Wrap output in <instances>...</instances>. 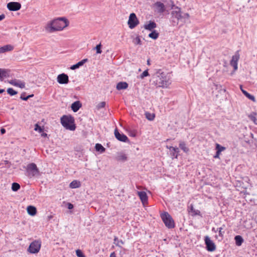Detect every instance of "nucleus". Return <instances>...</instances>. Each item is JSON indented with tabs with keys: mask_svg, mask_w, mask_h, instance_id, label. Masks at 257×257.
Segmentation results:
<instances>
[{
	"mask_svg": "<svg viewBox=\"0 0 257 257\" xmlns=\"http://www.w3.org/2000/svg\"><path fill=\"white\" fill-rule=\"evenodd\" d=\"M41 242L38 240L33 241L30 245L28 251L31 253H36L39 251L41 248Z\"/></svg>",
	"mask_w": 257,
	"mask_h": 257,
	"instance_id": "nucleus-8",
	"label": "nucleus"
},
{
	"mask_svg": "<svg viewBox=\"0 0 257 257\" xmlns=\"http://www.w3.org/2000/svg\"><path fill=\"white\" fill-rule=\"evenodd\" d=\"M139 23V21L137 18L136 14L135 13L131 14L127 22L129 28L132 29L136 27Z\"/></svg>",
	"mask_w": 257,
	"mask_h": 257,
	"instance_id": "nucleus-10",
	"label": "nucleus"
},
{
	"mask_svg": "<svg viewBox=\"0 0 257 257\" xmlns=\"http://www.w3.org/2000/svg\"><path fill=\"white\" fill-rule=\"evenodd\" d=\"M27 171L30 178L40 175V171L35 163H30L27 166Z\"/></svg>",
	"mask_w": 257,
	"mask_h": 257,
	"instance_id": "nucleus-7",
	"label": "nucleus"
},
{
	"mask_svg": "<svg viewBox=\"0 0 257 257\" xmlns=\"http://www.w3.org/2000/svg\"><path fill=\"white\" fill-rule=\"evenodd\" d=\"M154 11L159 14H162L166 11L165 5L161 2H157L154 4Z\"/></svg>",
	"mask_w": 257,
	"mask_h": 257,
	"instance_id": "nucleus-11",
	"label": "nucleus"
},
{
	"mask_svg": "<svg viewBox=\"0 0 257 257\" xmlns=\"http://www.w3.org/2000/svg\"><path fill=\"white\" fill-rule=\"evenodd\" d=\"M25 93H23V94H21V96L20 97V98L22 99V100H27L30 97H32L34 96V94H30V95H28L26 97V98H23V95H24Z\"/></svg>",
	"mask_w": 257,
	"mask_h": 257,
	"instance_id": "nucleus-44",
	"label": "nucleus"
},
{
	"mask_svg": "<svg viewBox=\"0 0 257 257\" xmlns=\"http://www.w3.org/2000/svg\"><path fill=\"white\" fill-rule=\"evenodd\" d=\"M149 75L148 70L144 71L141 75V78H144Z\"/></svg>",
	"mask_w": 257,
	"mask_h": 257,
	"instance_id": "nucleus-45",
	"label": "nucleus"
},
{
	"mask_svg": "<svg viewBox=\"0 0 257 257\" xmlns=\"http://www.w3.org/2000/svg\"><path fill=\"white\" fill-rule=\"evenodd\" d=\"M80 186V182L77 180H73L69 184V187L71 188H77Z\"/></svg>",
	"mask_w": 257,
	"mask_h": 257,
	"instance_id": "nucleus-27",
	"label": "nucleus"
},
{
	"mask_svg": "<svg viewBox=\"0 0 257 257\" xmlns=\"http://www.w3.org/2000/svg\"><path fill=\"white\" fill-rule=\"evenodd\" d=\"M242 92L247 98L253 101V102L255 101V98L254 96L250 94L249 93H248L246 91L244 90H242Z\"/></svg>",
	"mask_w": 257,
	"mask_h": 257,
	"instance_id": "nucleus-30",
	"label": "nucleus"
},
{
	"mask_svg": "<svg viewBox=\"0 0 257 257\" xmlns=\"http://www.w3.org/2000/svg\"><path fill=\"white\" fill-rule=\"evenodd\" d=\"M69 25V21L65 17L58 18L47 23L45 27V31L49 33L61 31Z\"/></svg>",
	"mask_w": 257,
	"mask_h": 257,
	"instance_id": "nucleus-1",
	"label": "nucleus"
},
{
	"mask_svg": "<svg viewBox=\"0 0 257 257\" xmlns=\"http://www.w3.org/2000/svg\"><path fill=\"white\" fill-rule=\"evenodd\" d=\"M9 83L15 86L20 87L21 88H24L25 87V82L18 79L11 80L9 82Z\"/></svg>",
	"mask_w": 257,
	"mask_h": 257,
	"instance_id": "nucleus-16",
	"label": "nucleus"
},
{
	"mask_svg": "<svg viewBox=\"0 0 257 257\" xmlns=\"http://www.w3.org/2000/svg\"><path fill=\"white\" fill-rule=\"evenodd\" d=\"M10 71L7 69L0 68V80L3 81L5 78L9 76Z\"/></svg>",
	"mask_w": 257,
	"mask_h": 257,
	"instance_id": "nucleus-20",
	"label": "nucleus"
},
{
	"mask_svg": "<svg viewBox=\"0 0 257 257\" xmlns=\"http://www.w3.org/2000/svg\"><path fill=\"white\" fill-rule=\"evenodd\" d=\"M128 87V84L125 82H118L116 85V89L118 90L126 89Z\"/></svg>",
	"mask_w": 257,
	"mask_h": 257,
	"instance_id": "nucleus-25",
	"label": "nucleus"
},
{
	"mask_svg": "<svg viewBox=\"0 0 257 257\" xmlns=\"http://www.w3.org/2000/svg\"><path fill=\"white\" fill-rule=\"evenodd\" d=\"M114 136L119 141L122 142H128L129 140L128 138L125 135L123 134H120L117 128L114 130Z\"/></svg>",
	"mask_w": 257,
	"mask_h": 257,
	"instance_id": "nucleus-14",
	"label": "nucleus"
},
{
	"mask_svg": "<svg viewBox=\"0 0 257 257\" xmlns=\"http://www.w3.org/2000/svg\"><path fill=\"white\" fill-rule=\"evenodd\" d=\"M20 188V185L17 183H13L12 185V190L13 191H17Z\"/></svg>",
	"mask_w": 257,
	"mask_h": 257,
	"instance_id": "nucleus-37",
	"label": "nucleus"
},
{
	"mask_svg": "<svg viewBox=\"0 0 257 257\" xmlns=\"http://www.w3.org/2000/svg\"><path fill=\"white\" fill-rule=\"evenodd\" d=\"M73 208V205L70 203H68V208L69 209H71Z\"/></svg>",
	"mask_w": 257,
	"mask_h": 257,
	"instance_id": "nucleus-46",
	"label": "nucleus"
},
{
	"mask_svg": "<svg viewBox=\"0 0 257 257\" xmlns=\"http://www.w3.org/2000/svg\"><path fill=\"white\" fill-rule=\"evenodd\" d=\"M101 45L100 43L96 46V47H95L94 49L96 50L97 54H101V53L102 51L101 50Z\"/></svg>",
	"mask_w": 257,
	"mask_h": 257,
	"instance_id": "nucleus-40",
	"label": "nucleus"
},
{
	"mask_svg": "<svg viewBox=\"0 0 257 257\" xmlns=\"http://www.w3.org/2000/svg\"><path fill=\"white\" fill-rule=\"evenodd\" d=\"M47 134H46V133H43V134H42V137H46V136H47Z\"/></svg>",
	"mask_w": 257,
	"mask_h": 257,
	"instance_id": "nucleus-52",
	"label": "nucleus"
},
{
	"mask_svg": "<svg viewBox=\"0 0 257 257\" xmlns=\"http://www.w3.org/2000/svg\"><path fill=\"white\" fill-rule=\"evenodd\" d=\"M161 218L168 228H173L175 227V223L171 216L168 212H164L161 215Z\"/></svg>",
	"mask_w": 257,
	"mask_h": 257,
	"instance_id": "nucleus-5",
	"label": "nucleus"
},
{
	"mask_svg": "<svg viewBox=\"0 0 257 257\" xmlns=\"http://www.w3.org/2000/svg\"><path fill=\"white\" fill-rule=\"evenodd\" d=\"M115 159L117 161L125 162L127 160V157L125 154L123 152H118L115 157Z\"/></svg>",
	"mask_w": 257,
	"mask_h": 257,
	"instance_id": "nucleus-17",
	"label": "nucleus"
},
{
	"mask_svg": "<svg viewBox=\"0 0 257 257\" xmlns=\"http://www.w3.org/2000/svg\"><path fill=\"white\" fill-rule=\"evenodd\" d=\"M76 254L78 257H85V255L80 249H77L76 250Z\"/></svg>",
	"mask_w": 257,
	"mask_h": 257,
	"instance_id": "nucleus-41",
	"label": "nucleus"
},
{
	"mask_svg": "<svg viewBox=\"0 0 257 257\" xmlns=\"http://www.w3.org/2000/svg\"><path fill=\"white\" fill-rule=\"evenodd\" d=\"M256 113L254 112H251L248 116L249 119L252 120L254 124H257V118H256Z\"/></svg>",
	"mask_w": 257,
	"mask_h": 257,
	"instance_id": "nucleus-31",
	"label": "nucleus"
},
{
	"mask_svg": "<svg viewBox=\"0 0 257 257\" xmlns=\"http://www.w3.org/2000/svg\"><path fill=\"white\" fill-rule=\"evenodd\" d=\"M109 257H116V255L114 252H113L110 253Z\"/></svg>",
	"mask_w": 257,
	"mask_h": 257,
	"instance_id": "nucleus-50",
	"label": "nucleus"
},
{
	"mask_svg": "<svg viewBox=\"0 0 257 257\" xmlns=\"http://www.w3.org/2000/svg\"><path fill=\"white\" fill-rule=\"evenodd\" d=\"M5 91V89H0V93H2Z\"/></svg>",
	"mask_w": 257,
	"mask_h": 257,
	"instance_id": "nucleus-51",
	"label": "nucleus"
},
{
	"mask_svg": "<svg viewBox=\"0 0 257 257\" xmlns=\"http://www.w3.org/2000/svg\"><path fill=\"white\" fill-rule=\"evenodd\" d=\"M48 217L49 219H51L52 218V216L50 215V216H48Z\"/></svg>",
	"mask_w": 257,
	"mask_h": 257,
	"instance_id": "nucleus-54",
	"label": "nucleus"
},
{
	"mask_svg": "<svg viewBox=\"0 0 257 257\" xmlns=\"http://www.w3.org/2000/svg\"><path fill=\"white\" fill-rule=\"evenodd\" d=\"M95 148L96 151L100 152L101 153L105 151V149L100 144H96Z\"/></svg>",
	"mask_w": 257,
	"mask_h": 257,
	"instance_id": "nucleus-33",
	"label": "nucleus"
},
{
	"mask_svg": "<svg viewBox=\"0 0 257 257\" xmlns=\"http://www.w3.org/2000/svg\"><path fill=\"white\" fill-rule=\"evenodd\" d=\"M88 61L87 59H84L82 60L81 61L78 62L76 64L72 65L70 69L72 70H75L77 68H78L80 66H82L85 62Z\"/></svg>",
	"mask_w": 257,
	"mask_h": 257,
	"instance_id": "nucleus-24",
	"label": "nucleus"
},
{
	"mask_svg": "<svg viewBox=\"0 0 257 257\" xmlns=\"http://www.w3.org/2000/svg\"><path fill=\"white\" fill-rule=\"evenodd\" d=\"M204 240L208 251H213L215 250L216 248L215 245L208 236L205 237Z\"/></svg>",
	"mask_w": 257,
	"mask_h": 257,
	"instance_id": "nucleus-13",
	"label": "nucleus"
},
{
	"mask_svg": "<svg viewBox=\"0 0 257 257\" xmlns=\"http://www.w3.org/2000/svg\"><path fill=\"white\" fill-rule=\"evenodd\" d=\"M23 98H26V97H25V96H23Z\"/></svg>",
	"mask_w": 257,
	"mask_h": 257,
	"instance_id": "nucleus-56",
	"label": "nucleus"
},
{
	"mask_svg": "<svg viewBox=\"0 0 257 257\" xmlns=\"http://www.w3.org/2000/svg\"><path fill=\"white\" fill-rule=\"evenodd\" d=\"M167 148L169 149L171 152H173L172 153V156L175 157V158L177 157V154H175L176 153H179V149L178 148H175L173 147H168L167 146Z\"/></svg>",
	"mask_w": 257,
	"mask_h": 257,
	"instance_id": "nucleus-28",
	"label": "nucleus"
},
{
	"mask_svg": "<svg viewBox=\"0 0 257 257\" xmlns=\"http://www.w3.org/2000/svg\"><path fill=\"white\" fill-rule=\"evenodd\" d=\"M74 121L73 117L70 115H63L61 118L62 125L65 128L70 131H74L76 128Z\"/></svg>",
	"mask_w": 257,
	"mask_h": 257,
	"instance_id": "nucleus-4",
	"label": "nucleus"
},
{
	"mask_svg": "<svg viewBox=\"0 0 257 257\" xmlns=\"http://www.w3.org/2000/svg\"><path fill=\"white\" fill-rule=\"evenodd\" d=\"M105 105V102L104 101H102V102H99L96 106V108L98 109H101L102 108H103L104 107Z\"/></svg>",
	"mask_w": 257,
	"mask_h": 257,
	"instance_id": "nucleus-42",
	"label": "nucleus"
},
{
	"mask_svg": "<svg viewBox=\"0 0 257 257\" xmlns=\"http://www.w3.org/2000/svg\"><path fill=\"white\" fill-rule=\"evenodd\" d=\"M114 243L116 246H119V247H121L120 244H123L124 243V242L121 240H118V238L115 236L114 238Z\"/></svg>",
	"mask_w": 257,
	"mask_h": 257,
	"instance_id": "nucleus-36",
	"label": "nucleus"
},
{
	"mask_svg": "<svg viewBox=\"0 0 257 257\" xmlns=\"http://www.w3.org/2000/svg\"><path fill=\"white\" fill-rule=\"evenodd\" d=\"M216 149L217 150L216 155L214 156L215 158H219V155L221 151L225 149V148L223 147L220 146L219 144H216Z\"/></svg>",
	"mask_w": 257,
	"mask_h": 257,
	"instance_id": "nucleus-26",
	"label": "nucleus"
},
{
	"mask_svg": "<svg viewBox=\"0 0 257 257\" xmlns=\"http://www.w3.org/2000/svg\"><path fill=\"white\" fill-rule=\"evenodd\" d=\"M175 7H178V6H176L175 5V4H174V2H172V4H171V9L173 10V9H175Z\"/></svg>",
	"mask_w": 257,
	"mask_h": 257,
	"instance_id": "nucleus-47",
	"label": "nucleus"
},
{
	"mask_svg": "<svg viewBox=\"0 0 257 257\" xmlns=\"http://www.w3.org/2000/svg\"><path fill=\"white\" fill-rule=\"evenodd\" d=\"M34 130L36 131H39V133H41L43 131V129L38 124H35Z\"/></svg>",
	"mask_w": 257,
	"mask_h": 257,
	"instance_id": "nucleus-43",
	"label": "nucleus"
},
{
	"mask_svg": "<svg viewBox=\"0 0 257 257\" xmlns=\"http://www.w3.org/2000/svg\"><path fill=\"white\" fill-rule=\"evenodd\" d=\"M180 148L185 153H188L189 151L188 148L186 146V144L184 142H180L179 144Z\"/></svg>",
	"mask_w": 257,
	"mask_h": 257,
	"instance_id": "nucleus-34",
	"label": "nucleus"
},
{
	"mask_svg": "<svg viewBox=\"0 0 257 257\" xmlns=\"http://www.w3.org/2000/svg\"><path fill=\"white\" fill-rule=\"evenodd\" d=\"M159 33L154 30L149 34V37L154 40H156L159 37Z\"/></svg>",
	"mask_w": 257,
	"mask_h": 257,
	"instance_id": "nucleus-32",
	"label": "nucleus"
},
{
	"mask_svg": "<svg viewBox=\"0 0 257 257\" xmlns=\"http://www.w3.org/2000/svg\"><path fill=\"white\" fill-rule=\"evenodd\" d=\"M240 58V55L239 51H237L235 52V54L232 56V59L230 61L229 65L230 66L233 67V70L228 74L230 76H232L234 72L237 70L238 68V61Z\"/></svg>",
	"mask_w": 257,
	"mask_h": 257,
	"instance_id": "nucleus-6",
	"label": "nucleus"
},
{
	"mask_svg": "<svg viewBox=\"0 0 257 257\" xmlns=\"http://www.w3.org/2000/svg\"><path fill=\"white\" fill-rule=\"evenodd\" d=\"M234 239L236 245L237 246H240L243 241V239L240 235L235 236Z\"/></svg>",
	"mask_w": 257,
	"mask_h": 257,
	"instance_id": "nucleus-29",
	"label": "nucleus"
},
{
	"mask_svg": "<svg viewBox=\"0 0 257 257\" xmlns=\"http://www.w3.org/2000/svg\"><path fill=\"white\" fill-rule=\"evenodd\" d=\"M57 79L58 82L61 84H67L69 82L68 75L64 73L58 75Z\"/></svg>",
	"mask_w": 257,
	"mask_h": 257,
	"instance_id": "nucleus-15",
	"label": "nucleus"
},
{
	"mask_svg": "<svg viewBox=\"0 0 257 257\" xmlns=\"http://www.w3.org/2000/svg\"><path fill=\"white\" fill-rule=\"evenodd\" d=\"M81 103L79 101H76L73 102L71 105V109L74 112H77L81 107Z\"/></svg>",
	"mask_w": 257,
	"mask_h": 257,
	"instance_id": "nucleus-22",
	"label": "nucleus"
},
{
	"mask_svg": "<svg viewBox=\"0 0 257 257\" xmlns=\"http://www.w3.org/2000/svg\"><path fill=\"white\" fill-rule=\"evenodd\" d=\"M14 49V47L11 45H6L0 47V54L4 53L6 52L11 51Z\"/></svg>",
	"mask_w": 257,
	"mask_h": 257,
	"instance_id": "nucleus-21",
	"label": "nucleus"
},
{
	"mask_svg": "<svg viewBox=\"0 0 257 257\" xmlns=\"http://www.w3.org/2000/svg\"><path fill=\"white\" fill-rule=\"evenodd\" d=\"M27 211L28 213L31 216H34L37 213V209L33 206H28L27 208Z\"/></svg>",
	"mask_w": 257,
	"mask_h": 257,
	"instance_id": "nucleus-23",
	"label": "nucleus"
},
{
	"mask_svg": "<svg viewBox=\"0 0 257 257\" xmlns=\"http://www.w3.org/2000/svg\"><path fill=\"white\" fill-rule=\"evenodd\" d=\"M1 133L2 134H4L6 133V130L4 128L1 129Z\"/></svg>",
	"mask_w": 257,
	"mask_h": 257,
	"instance_id": "nucleus-49",
	"label": "nucleus"
},
{
	"mask_svg": "<svg viewBox=\"0 0 257 257\" xmlns=\"http://www.w3.org/2000/svg\"><path fill=\"white\" fill-rule=\"evenodd\" d=\"M147 64H148V65H150V60H149V59H148V60H147Z\"/></svg>",
	"mask_w": 257,
	"mask_h": 257,
	"instance_id": "nucleus-53",
	"label": "nucleus"
},
{
	"mask_svg": "<svg viewBox=\"0 0 257 257\" xmlns=\"http://www.w3.org/2000/svg\"><path fill=\"white\" fill-rule=\"evenodd\" d=\"M7 7L10 11H17L21 9V4L18 2H10L7 4Z\"/></svg>",
	"mask_w": 257,
	"mask_h": 257,
	"instance_id": "nucleus-12",
	"label": "nucleus"
},
{
	"mask_svg": "<svg viewBox=\"0 0 257 257\" xmlns=\"http://www.w3.org/2000/svg\"><path fill=\"white\" fill-rule=\"evenodd\" d=\"M7 92L11 96L15 95L18 93L17 91H15L12 88H9L7 89Z\"/></svg>",
	"mask_w": 257,
	"mask_h": 257,
	"instance_id": "nucleus-39",
	"label": "nucleus"
},
{
	"mask_svg": "<svg viewBox=\"0 0 257 257\" xmlns=\"http://www.w3.org/2000/svg\"><path fill=\"white\" fill-rule=\"evenodd\" d=\"M5 18V15L4 14H2L0 15V21L3 20Z\"/></svg>",
	"mask_w": 257,
	"mask_h": 257,
	"instance_id": "nucleus-48",
	"label": "nucleus"
},
{
	"mask_svg": "<svg viewBox=\"0 0 257 257\" xmlns=\"http://www.w3.org/2000/svg\"><path fill=\"white\" fill-rule=\"evenodd\" d=\"M157 27L156 23L154 21H150L148 24H145L144 28L145 29L152 31L154 29Z\"/></svg>",
	"mask_w": 257,
	"mask_h": 257,
	"instance_id": "nucleus-19",
	"label": "nucleus"
},
{
	"mask_svg": "<svg viewBox=\"0 0 257 257\" xmlns=\"http://www.w3.org/2000/svg\"><path fill=\"white\" fill-rule=\"evenodd\" d=\"M133 42L135 45H142V41L139 36H137L135 38H134L133 40Z\"/></svg>",
	"mask_w": 257,
	"mask_h": 257,
	"instance_id": "nucleus-38",
	"label": "nucleus"
},
{
	"mask_svg": "<svg viewBox=\"0 0 257 257\" xmlns=\"http://www.w3.org/2000/svg\"><path fill=\"white\" fill-rule=\"evenodd\" d=\"M240 89H241V91H242V90H243V89H242V86H241V85H240Z\"/></svg>",
	"mask_w": 257,
	"mask_h": 257,
	"instance_id": "nucleus-55",
	"label": "nucleus"
},
{
	"mask_svg": "<svg viewBox=\"0 0 257 257\" xmlns=\"http://www.w3.org/2000/svg\"><path fill=\"white\" fill-rule=\"evenodd\" d=\"M159 80H157L158 85L163 88H167L171 83L170 74L161 72L158 76Z\"/></svg>",
	"mask_w": 257,
	"mask_h": 257,
	"instance_id": "nucleus-3",
	"label": "nucleus"
},
{
	"mask_svg": "<svg viewBox=\"0 0 257 257\" xmlns=\"http://www.w3.org/2000/svg\"><path fill=\"white\" fill-rule=\"evenodd\" d=\"M248 178L244 177L239 180H235L234 184L235 186L237 188L238 190L241 188L246 189L248 187Z\"/></svg>",
	"mask_w": 257,
	"mask_h": 257,
	"instance_id": "nucleus-9",
	"label": "nucleus"
},
{
	"mask_svg": "<svg viewBox=\"0 0 257 257\" xmlns=\"http://www.w3.org/2000/svg\"><path fill=\"white\" fill-rule=\"evenodd\" d=\"M190 16L189 13L183 14L181 9L180 7H175L171 12V23L173 26H177L180 22L183 23L189 20Z\"/></svg>",
	"mask_w": 257,
	"mask_h": 257,
	"instance_id": "nucleus-2",
	"label": "nucleus"
},
{
	"mask_svg": "<svg viewBox=\"0 0 257 257\" xmlns=\"http://www.w3.org/2000/svg\"><path fill=\"white\" fill-rule=\"evenodd\" d=\"M138 195L139 196L141 201L145 204L148 201V196L146 193L144 191L138 192Z\"/></svg>",
	"mask_w": 257,
	"mask_h": 257,
	"instance_id": "nucleus-18",
	"label": "nucleus"
},
{
	"mask_svg": "<svg viewBox=\"0 0 257 257\" xmlns=\"http://www.w3.org/2000/svg\"><path fill=\"white\" fill-rule=\"evenodd\" d=\"M145 116L148 120H153L155 118V115L154 113H151L149 112H146L145 113Z\"/></svg>",
	"mask_w": 257,
	"mask_h": 257,
	"instance_id": "nucleus-35",
	"label": "nucleus"
}]
</instances>
